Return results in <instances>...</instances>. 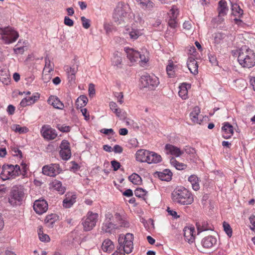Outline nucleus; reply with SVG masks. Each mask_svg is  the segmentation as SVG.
I'll return each mask as SVG.
<instances>
[{
	"label": "nucleus",
	"mask_w": 255,
	"mask_h": 255,
	"mask_svg": "<svg viewBox=\"0 0 255 255\" xmlns=\"http://www.w3.org/2000/svg\"><path fill=\"white\" fill-rule=\"evenodd\" d=\"M133 235L128 233L126 235H121L118 239L119 246L112 255H125L130 253L133 249Z\"/></svg>",
	"instance_id": "1"
},
{
	"label": "nucleus",
	"mask_w": 255,
	"mask_h": 255,
	"mask_svg": "<svg viewBox=\"0 0 255 255\" xmlns=\"http://www.w3.org/2000/svg\"><path fill=\"white\" fill-rule=\"evenodd\" d=\"M131 10L129 5L123 2H119L113 13V18L118 24L128 22L131 17Z\"/></svg>",
	"instance_id": "2"
},
{
	"label": "nucleus",
	"mask_w": 255,
	"mask_h": 255,
	"mask_svg": "<svg viewBox=\"0 0 255 255\" xmlns=\"http://www.w3.org/2000/svg\"><path fill=\"white\" fill-rule=\"evenodd\" d=\"M171 198L174 203L183 205H190L194 201L193 194L183 187L175 189L171 193Z\"/></svg>",
	"instance_id": "3"
},
{
	"label": "nucleus",
	"mask_w": 255,
	"mask_h": 255,
	"mask_svg": "<svg viewBox=\"0 0 255 255\" xmlns=\"http://www.w3.org/2000/svg\"><path fill=\"white\" fill-rule=\"evenodd\" d=\"M238 61L243 67L250 68L255 64V54L248 46L244 45L239 50Z\"/></svg>",
	"instance_id": "4"
},
{
	"label": "nucleus",
	"mask_w": 255,
	"mask_h": 255,
	"mask_svg": "<svg viewBox=\"0 0 255 255\" xmlns=\"http://www.w3.org/2000/svg\"><path fill=\"white\" fill-rule=\"evenodd\" d=\"M24 197V187L21 185H15L12 187L10 190L8 202L13 207L20 205L22 204Z\"/></svg>",
	"instance_id": "5"
},
{
	"label": "nucleus",
	"mask_w": 255,
	"mask_h": 255,
	"mask_svg": "<svg viewBox=\"0 0 255 255\" xmlns=\"http://www.w3.org/2000/svg\"><path fill=\"white\" fill-rule=\"evenodd\" d=\"M98 213L89 211L86 215L83 218L82 224L85 231H91L96 225L98 221Z\"/></svg>",
	"instance_id": "6"
},
{
	"label": "nucleus",
	"mask_w": 255,
	"mask_h": 255,
	"mask_svg": "<svg viewBox=\"0 0 255 255\" xmlns=\"http://www.w3.org/2000/svg\"><path fill=\"white\" fill-rule=\"evenodd\" d=\"M2 39L6 44L15 42L19 36L18 33L10 27L0 28Z\"/></svg>",
	"instance_id": "7"
},
{
	"label": "nucleus",
	"mask_w": 255,
	"mask_h": 255,
	"mask_svg": "<svg viewBox=\"0 0 255 255\" xmlns=\"http://www.w3.org/2000/svg\"><path fill=\"white\" fill-rule=\"evenodd\" d=\"M19 168L18 164L15 165H7L3 167L0 173V177L4 181L9 179H13L18 176Z\"/></svg>",
	"instance_id": "8"
},
{
	"label": "nucleus",
	"mask_w": 255,
	"mask_h": 255,
	"mask_svg": "<svg viewBox=\"0 0 255 255\" xmlns=\"http://www.w3.org/2000/svg\"><path fill=\"white\" fill-rule=\"evenodd\" d=\"M140 82L143 87L153 90L159 84L158 78L154 75H145L141 76Z\"/></svg>",
	"instance_id": "9"
},
{
	"label": "nucleus",
	"mask_w": 255,
	"mask_h": 255,
	"mask_svg": "<svg viewBox=\"0 0 255 255\" xmlns=\"http://www.w3.org/2000/svg\"><path fill=\"white\" fill-rule=\"evenodd\" d=\"M136 159H160L161 156L153 151L140 149L137 150L135 154Z\"/></svg>",
	"instance_id": "10"
},
{
	"label": "nucleus",
	"mask_w": 255,
	"mask_h": 255,
	"mask_svg": "<svg viewBox=\"0 0 255 255\" xmlns=\"http://www.w3.org/2000/svg\"><path fill=\"white\" fill-rule=\"evenodd\" d=\"M113 216L111 214L106 215V219L102 226V230L106 233H112L113 230L119 229L117 224L112 222Z\"/></svg>",
	"instance_id": "11"
},
{
	"label": "nucleus",
	"mask_w": 255,
	"mask_h": 255,
	"mask_svg": "<svg viewBox=\"0 0 255 255\" xmlns=\"http://www.w3.org/2000/svg\"><path fill=\"white\" fill-rule=\"evenodd\" d=\"M40 131L43 138L47 140L54 139L57 136L56 130L48 125L42 126Z\"/></svg>",
	"instance_id": "12"
},
{
	"label": "nucleus",
	"mask_w": 255,
	"mask_h": 255,
	"mask_svg": "<svg viewBox=\"0 0 255 255\" xmlns=\"http://www.w3.org/2000/svg\"><path fill=\"white\" fill-rule=\"evenodd\" d=\"M33 209L39 215L45 213L48 210V203L44 199H39L34 201Z\"/></svg>",
	"instance_id": "13"
},
{
	"label": "nucleus",
	"mask_w": 255,
	"mask_h": 255,
	"mask_svg": "<svg viewBox=\"0 0 255 255\" xmlns=\"http://www.w3.org/2000/svg\"><path fill=\"white\" fill-rule=\"evenodd\" d=\"M165 150L167 154H170L175 157H178L184 154V151L170 144H166Z\"/></svg>",
	"instance_id": "14"
},
{
	"label": "nucleus",
	"mask_w": 255,
	"mask_h": 255,
	"mask_svg": "<svg viewBox=\"0 0 255 255\" xmlns=\"http://www.w3.org/2000/svg\"><path fill=\"white\" fill-rule=\"evenodd\" d=\"M42 172L44 174L54 176L59 173V167L57 164H50L46 165L42 168Z\"/></svg>",
	"instance_id": "15"
},
{
	"label": "nucleus",
	"mask_w": 255,
	"mask_h": 255,
	"mask_svg": "<svg viewBox=\"0 0 255 255\" xmlns=\"http://www.w3.org/2000/svg\"><path fill=\"white\" fill-rule=\"evenodd\" d=\"M184 236L186 241L192 243L195 241V229L193 227H186L184 230Z\"/></svg>",
	"instance_id": "16"
},
{
	"label": "nucleus",
	"mask_w": 255,
	"mask_h": 255,
	"mask_svg": "<svg viewBox=\"0 0 255 255\" xmlns=\"http://www.w3.org/2000/svg\"><path fill=\"white\" fill-rule=\"evenodd\" d=\"M223 137L228 139L232 137L234 133L233 127L229 123H225L222 128Z\"/></svg>",
	"instance_id": "17"
},
{
	"label": "nucleus",
	"mask_w": 255,
	"mask_h": 255,
	"mask_svg": "<svg viewBox=\"0 0 255 255\" xmlns=\"http://www.w3.org/2000/svg\"><path fill=\"white\" fill-rule=\"evenodd\" d=\"M142 34V30L135 28H128L125 32V34L127 37L129 36L131 39L133 40L137 39Z\"/></svg>",
	"instance_id": "18"
},
{
	"label": "nucleus",
	"mask_w": 255,
	"mask_h": 255,
	"mask_svg": "<svg viewBox=\"0 0 255 255\" xmlns=\"http://www.w3.org/2000/svg\"><path fill=\"white\" fill-rule=\"evenodd\" d=\"M40 98V95L38 93H35L31 97H27L23 98L20 103V105L22 107L31 105L35 103Z\"/></svg>",
	"instance_id": "19"
},
{
	"label": "nucleus",
	"mask_w": 255,
	"mask_h": 255,
	"mask_svg": "<svg viewBox=\"0 0 255 255\" xmlns=\"http://www.w3.org/2000/svg\"><path fill=\"white\" fill-rule=\"evenodd\" d=\"M47 103L57 109L63 110L64 108L63 103L56 96H50L47 100Z\"/></svg>",
	"instance_id": "20"
},
{
	"label": "nucleus",
	"mask_w": 255,
	"mask_h": 255,
	"mask_svg": "<svg viewBox=\"0 0 255 255\" xmlns=\"http://www.w3.org/2000/svg\"><path fill=\"white\" fill-rule=\"evenodd\" d=\"M76 195L74 193H67L63 201V206L66 208H70L76 202Z\"/></svg>",
	"instance_id": "21"
},
{
	"label": "nucleus",
	"mask_w": 255,
	"mask_h": 255,
	"mask_svg": "<svg viewBox=\"0 0 255 255\" xmlns=\"http://www.w3.org/2000/svg\"><path fill=\"white\" fill-rule=\"evenodd\" d=\"M217 243V239L212 236H208L204 238L201 241L202 246L206 249H210Z\"/></svg>",
	"instance_id": "22"
},
{
	"label": "nucleus",
	"mask_w": 255,
	"mask_h": 255,
	"mask_svg": "<svg viewBox=\"0 0 255 255\" xmlns=\"http://www.w3.org/2000/svg\"><path fill=\"white\" fill-rule=\"evenodd\" d=\"M187 65L190 72L193 75H196L198 73V65L195 59L190 56L187 61Z\"/></svg>",
	"instance_id": "23"
},
{
	"label": "nucleus",
	"mask_w": 255,
	"mask_h": 255,
	"mask_svg": "<svg viewBox=\"0 0 255 255\" xmlns=\"http://www.w3.org/2000/svg\"><path fill=\"white\" fill-rule=\"evenodd\" d=\"M125 51L127 53V57L131 62H136L138 60L139 52L132 48L125 47Z\"/></svg>",
	"instance_id": "24"
},
{
	"label": "nucleus",
	"mask_w": 255,
	"mask_h": 255,
	"mask_svg": "<svg viewBox=\"0 0 255 255\" xmlns=\"http://www.w3.org/2000/svg\"><path fill=\"white\" fill-rule=\"evenodd\" d=\"M200 109L196 106L193 108V111L190 114V118L191 120L194 123L200 124L201 122Z\"/></svg>",
	"instance_id": "25"
},
{
	"label": "nucleus",
	"mask_w": 255,
	"mask_h": 255,
	"mask_svg": "<svg viewBox=\"0 0 255 255\" xmlns=\"http://www.w3.org/2000/svg\"><path fill=\"white\" fill-rule=\"evenodd\" d=\"M158 177L162 181H169L171 180L172 173L170 170L166 169L162 172L157 171L155 173Z\"/></svg>",
	"instance_id": "26"
},
{
	"label": "nucleus",
	"mask_w": 255,
	"mask_h": 255,
	"mask_svg": "<svg viewBox=\"0 0 255 255\" xmlns=\"http://www.w3.org/2000/svg\"><path fill=\"white\" fill-rule=\"evenodd\" d=\"M50 187L61 195L63 194L66 190L65 187L62 185L61 182L57 180H54L50 183Z\"/></svg>",
	"instance_id": "27"
},
{
	"label": "nucleus",
	"mask_w": 255,
	"mask_h": 255,
	"mask_svg": "<svg viewBox=\"0 0 255 255\" xmlns=\"http://www.w3.org/2000/svg\"><path fill=\"white\" fill-rule=\"evenodd\" d=\"M114 249L115 245L111 240L109 239H106L103 242L102 249L104 252L110 253Z\"/></svg>",
	"instance_id": "28"
},
{
	"label": "nucleus",
	"mask_w": 255,
	"mask_h": 255,
	"mask_svg": "<svg viewBox=\"0 0 255 255\" xmlns=\"http://www.w3.org/2000/svg\"><path fill=\"white\" fill-rule=\"evenodd\" d=\"M188 181L191 183L192 189L195 191H198L200 189L199 179L195 175H190L188 179Z\"/></svg>",
	"instance_id": "29"
},
{
	"label": "nucleus",
	"mask_w": 255,
	"mask_h": 255,
	"mask_svg": "<svg viewBox=\"0 0 255 255\" xmlns=\"http://www.w3.org/2000/svg\"><path fill=\"white\" fill-rule=\"evenodd\" d=\"M121 55V53L118 51L114 53L113 57L112 58V63L113 66L117 67H121L122 62Z\"/></svg>",
	"instance_id": "30"
},
{
	"label": "nucleus",
	"mask_w": 255,
	"mask_h": 255,
	"mask_svg": "<svg viewBox=\"0 0 255 255\" xmlns=\"http://www.w3.org/2000/svg\"><path fill=\"white\" fill-rule=\"evenodd\" d=\"M196 226L199 232L212 230V226L207 221L199 222Z\"/></svg>",
	"instance_id": "31"
},
{
	"label": "nucleus",
	"mask_w": 255,
	"mask_h": 255,
	"mask_svg": "<svg viewBox=\"0 0 255 255\" xmlns=\"http://www.w3.org/2000/svg\"><path fill=\"white\" fill-rule=\"evenodd\" d=\"M227 5V2L225 0H221L219 2L218 10L219 15L224 16L226 14L228 10Z\"/></svg>",
	"instance_id": "32"
},
{
	"label": "nucleus",
	"mask_w": 255,
	"mask_h": 255,
	"mask_svg": "<svg viewBox=\"0 0 255 255\" xmlns=\"http://www.w3.org/2000/svg\"><path fill=\"white\" fill-rule=\"evenodd\" d=\"M115 219L116 220L117 223L116 224L120 227H126L128 226V223L124 220L122 216L118 213L115 214Z\"/></svg>",
	"instance_id": "33"
},
{
	"label": "nucleus",
	"mask_w": 255,
	"mask_h": 255,
	"mask_svg": "<svg viewBox=\"0 0 255 255\" xmlns=\"http://www.w3.org/2000/svg\"><path fill=\"white\" fill-rule=\"evenodd\" d=\"M140 7L144 9L150 10L153 8L154 4L150 0H136Z\"/></svg>",
	"instance_id": "34"
},
{
	"label": "nucleus",
	"mask_w": 255,
	"mask_h": 255,
	"mask_svg": "<svg viewBox=\"0 0 255 255\" xmlns=\"http://www.w3.org/2000/svg\"><path fill=\"white\" fill-rule=\"evenodd\" d=\"M232 14L235 16L241 17L243 14V10L237 4H232Z\"/></svg>",
	"instance_id": "35"
},
{
	"label": "nucleus",
	"mask_w": 255,
	"mask_h": 255,
	"mask_svg": "<svg viewBox=\"0 0 255 255\" xmlns=\"http://www.w3.org/2000/svg\"><path fill=\"white\" fill-rule=\"evenodd\" d=\"M128 180L134 185H139L142 183L141 177L135 173H133L128 176Z\"/></svg>",
	"instance_id": "36"
},
{
	"label": "nucleus",
	"mask_w": 255,
	"mask_h": 255,
	"mask_svg": "<svg viewBox=\"0 0 255 255\" xmlns=\"http://www.w3.org/2000/svg\"><path fill=\"white\" fill-rule=\"evenodd\" d=\"M19 168V172H18V176L20 175L24 176L26 175L28 170V165L22 160L20 165H18Z\"/></svg>",
	"instance_id": "37"
},
{
	"label": "nucleus",
	"mask_w": 255,
	"mask_h": 255,
	"mask_svg": "<svg viewBox=\"0 0 255 255\" xmlns=\"http://www.w3.org/2000/svg\"><path fill=\"white\" fill-rule=\"evenodd\" d=\"M170 163L172 166L174 167L177 170H181L185 169L187 165L178 160H170Z\"/></svg>",
	"instance_id": "38"
},
{
	"label": "nucleus",
	"mask_w": 255,
	"mask_h": 255,
	"mask_svg": "<svg viewBox=\"0 0 255 255\" xmlns=\"http://www.w3.org/2000/svg\"><path fill=\"white\" fill-rule=\"evenodd\" d=\"M110 107L111 110L116 114L117 116L120 118L123 117L121 114L122 111L120 109L118 108L117 104L114 102L110 103Z\"/></svg>",
	"instance_id": "39"
},
{
	"label": "nucleus",
	"mask_w": 255,
	"mask_h": 255,
	"mask_svg": "<svg viewBox=\"0 0 255 255\" xmlns=\"http://www.w3.org/2000/svg\"><path fill=\"white\" fill-rule=\"evenodd\" d=\"M139 62L141 65H144L149 60L148 52L145 50V52H143V54L139 53L138 57Z\"/></svg>",
	"instance_id": "40"
},
{
	"label": "nucleus",
	"mask_w": 255,
	"mask_h": 255,
	"mask_svg": "<svg viewBox=\"0 0 255 255\" xmlns=\"http://www.w3.org/2000/svg\"><path fill=\"white\" fill-rule=\"evenodd\" d=\"M178 94L182 99L185 100L187 98L188 90L185 85H182L179 87Z\"/></svg>",
	"instance_id": "41"
},
{
	"label": "nucleus",
	"mask_w": 255,
	"mask_h": 255,
	"mask_svg": "<svg viewBox=\"0 0 255 255\" xmlns=\"http://www.w3.org/2000/svg\"><path fill=\"white\" fill-rule=\"evenodd\" d=\"M53 64L51 63L49 59H45V65L43 69V73H49L53 70Z\"/></svg>",
	"instance_id": "42"
},
{
	"label": "nucleus",
	"mask_w": 255,
	"mask_h": 255,
	"mask_svg": "<svg viewBox=\"0 0 255 255\" xmlns=\"http://www.w3.org/2000/svg\"><path fill=\"white\" fill-rule=\"evenodd\" d=\"M12 129L19 133H26L28 131V129L25 127H21L19 125H14L12 127Z\"/></svg>",
	"instance_id": "43"
},
{
	"label": "nucleus",
	"mask_w": 255,
	"mask_h": 255,
	"mask_svg": "<svg viewBox=\"0 0 255 255\" xmlns=\"http://www.w3.org/2000/svg\"><path fill=\"white\" fill-rule=\"evenodd\" d=\"M87 98L84 95H81L77 99L76 104L78 106H80L81 108L85 106L87 104Z\"/></svg>",
	"instance_id": "44"
},
{
	"label": "nucleus",
	"mask_w": 255,
	"mask_h": 255,
	"mask_svg": "<svg viewBox=\"0 0 255 255\" xmlns=\"http://www.w3.org/2000/svg\"><path fill=\"white\" fill-rule=\"evenodd\" d=\"M55 217V215L52 214L46 216L45 222L48 227H50L52 226L56 221Z\"/></svg>",
	"instance_id": "45"
},
{
	"label": "nucleus",
	"mask_w": 255,
	"mask_h": 255,
	"mask_svg": "<svg viewBox=\"0 0 255 255\" xmlns=\"http://www.w3.org/2000/svg\"><path fill=\"white\" fill-rule=\"evenodd\" d=\"M59 153L62 159H69L71 156L70 149L60 150Z\"/></svg>",
	"instance_id": "46"
},
{
	"label": "nucleus",
	"mask_w": 255,
	"mask_h": 255,
	"mask_svg": "<svg viewBox=\"0 0 255 255\" xmlns=\"http://www.w3.org/2000/svg\"><path fill=\"white\" fill-rule=\"evenodd\" d=\"M38 236L40 240L42 242H49L50 241L49 237L45 234H44L42 229L40 228L38 230Z\"/></svg>",
	"instance_id": "47"
},
{
	"label": "nucleus",
	"mask_w": 255,
	"mask_h": 255,
	"mask_svg": "<svg viewBox=\"0 0 255 255\" xmlns=\"http://www.w3.org/2000/svg\"><path fill=\"white\" fill-rule=\"evenodd\" d=\"M166 72L169 77H172L174 74V65L172 61L169 62L166 67Z\"/></svg>",
	"instance_id": "48"
},
{
	"label": "nucleus",
	"mask_w": 255,
	"mask_h": 255,
	"mask_svg": "<svg viewBox=\"0 0 255 255\" xmlns=\"http://www.w3.org/2000/svg\"><path fill=\"white\" fill-rule=\"evenodd\" d=\"M11 154L13 156L16 157L18 158H21L23 157L21 151L19 150V148H18L17 147H12L11 148Z\"/></svg>",
	"instance_id": "49"
},
{
	"label": "nucleus",
	"mask_w": 255,
	"mask_h": 255,
	"mask_svg": "<svg viewBox=\"0 0 255 255\" xmlns=\"http://www.w3.org/2000/svg\"><path fill=\"white\" fill-rule=\"evenodd\" d=\"M223 226L224 231L227 234L228 237H231L232 235V229L231 228L230 225L228 223L224 222L223 223Z\"/></svg>",
	"instance_id": "50"
},
{
	"label": "nucleus",
	"mask_w": 255,
	"mask_h": 255,
	"mask_svg": "<svg viewBox=\"0 0 255 255\" xmlns=\"http://www.w3.org/2000/svg\"><path fill=\"white\" fill-rule=\"evenodd\" d=\"M65 71L66 72L67 75H76L77 71H78V67H68L67 66L66 68L65 69Z\"/></svg>",
	"instance_id": "51"
},
{
	"label": "nucleus",
	"mask_w": 255,
	"mask_h": 255,
	"mask_svg": "<svg viewBox=\"0 0 255 255\" xmlns=\"http://www.w3.org/2000/svg\"><path fill=\"white\" fill-rule=\"evenodd\" d=\"M168 14L170 18H176L178 14L177 8L175 6H173L170 9Z\"/></svg>",
	"instance_id": "52"
},
{
	"label": "nucleus",
	"mask_w": 255,
	"mask_h": 255,
	"mask_svg": "<svg viewBox=\"0 0 255 255\" xmlns=\"http://www.w3.org/2000/svg\"><path fill=\"white\" fill-rule=\"evenodd\" d=\"M146 194V191L141 188H138L134 191V194L136 197H143Z\"/></svg>",
	"instance_id": "53"
},
{
	"label": "nucleus",
	"mask_w": 255,
	"mask_h": 255,
	"mask_svg": "<svg viewBox=\"0 0 255 255\" xmlns=\"http://www.w3.org/2000/svg\"><path fill=\"white\" fill-rule=\"evenodd\" d=\"M225 35L222 33H216L214 35V42L216 43H220L224 38Z\"/></svg>",
	"instance_id": "54"
},
{
	"label": "nucleus",
	"mask_w": 255,
	"mask_h": 255,
	"mask_svg": "<svg viewBox=\"0 0 255 255\" xmlns=\"http://www.w3.org/2000/svg\"><path fill=\"white\" fill-rule=\"evenodd\" d=\"M81 19L82 22V25L84 28L86 29H88L90 26V20L86 18L84 16H82L81 17Z\"/></svg>",
	"instance_id": "55"
},
{
	"label": "nucleus",
	"mask_w": 255,
	"mask_h": 255,
	"mask_svg": "<svg viewBox=\"0 0 255 255\" xmlns=\"http://www.w3.org/2000/svg\"><path fill=\"white\" fill-rule=\"evenodd\" d=\"M8 191V188L3 184L0 185V198L3 197Z\"/></svg>",
	"instance_id": "56"
},
{
	"label": "nucleus",
	"mask_w": 255,
	"mask_h": 255,
	"mask_svg": "<svg viewBox=\"0 0 255 255\" xmlns=\"http://www.w3.org/2000/svg\"><path fill=\"white\" fill-rule=\"evenodd\" d=\"M60 147L61 148L60 150H65L66 149H70L69 147V143L67 140H63L62 141Z\"/></svg>",
	"instance_id": "57"
},
{
	"label": "nucleus",
	"mask_w": 255,
	"mask_h": 255,
	"mask_svg": "<svg viewBox=\"0 0 255 255\" xmlns=\"http://www.w3.org/2000/svg\"><path fill=\"white\" fill-rule=\"evenodd\" d=\"M58 129L62 132H69L70 130V128L69 126H66L64 125H58L57 126Z\"/></svg>",
	"instance_id": "58"
},
{
	"label": "nucleus",
	"mask_w": 255,
	"mask_h": 255,
	"mask_svg": "<svg viewBox=\"0 0 255 255\" xmlns=\"http://www.w3.org/2000/svg\"><path fill=\"white\" fill-rule=\"evenodd\" d=\"M111 165L115 171L119 169L121 166L120 162H118L117 160H111Z\"/></svg>",
	"instance_id": "59"
},
{
	"label": "nucleus",
	"mask_w": 255,
	"mask_h": 255,
	"mask_svg": "<svg viewBox=\"0 0 255 255\" xmlns=\"http://www.w3.org/2000/svg\"><path fill=\"white\" fill-rule=\"evenodd\" d=\"M250 221L251 223V229L254 232H255V216L254 215H252L250 217Z\"/></svg>",
	"instance_id": "60"
},
{
	"label": "nucleus",
	"mask_w": 255,
	"mask_h": 255,
	"mask_svg": "<svg viewBox=\"0 0 255 255\" xmlns=\"http://www.w3.org/2000/svg\"><path fill=\"white\" fill-rule=\"evenodd\" d=\"M101 132L106 134L114 135L115 132L112 128H103L101 130Z\"/></svg>",
	"instance_id": "61"
},
{
	"label": "nucleus",
	"mask_w": 255,
	"mask_h": 255,
	"mask_svg": "<svg viewBox=\"0 0 255 255\" xmlns=\"http://www.w3.org/2000/svg\"><path fill=\"white\" fill-rule=\"evenodd\" d=\"M183 151L188 154H193L195 153V149L189 146H186Z\"/></svg>",
	"instance_id": "62"
},
{
	"label": "nucleus",
	"mask_w": 255,
	"mask_h": 255,
	"mask_svg": "<svg viewBox=\"0 0 255 255\" xmlns=\"http://www.w3.org/2000/svg\"><path fill=\"white\" fill-rule=\"evenodd\" d=\"M167 211L168 212V214L172 216L174 219H177L179 217V216L177 215V213L175 211L170 210L169 208H167Z\"/></svg>",
	"instance_id": "63"
},
{
	"label": "nucleus",
	"mask_w": 255,
	"mask_h": 255,
	"mask_svg": "<svg viewBox=\"0 0 255 255\" xmlns=\"http://www.w3.org/2000/svg\"><path fill=\"white\" fill-rule=\"evenodd\" d=\"M64 24L69 26L73 25V21L68 16H65L64 18Z\"/></svg>",
	"instance_id": "64"
}]
</instances>
